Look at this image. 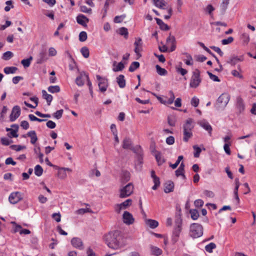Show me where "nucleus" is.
I'll use <instances>...</instances> for the list:
<instances>
[{
	"label": "nucleus",
	"instance_id": "1",
	"mask_svg": "<svg viewBox=\"0 0 256 256\" xmlns=\"http://www.w3.org/2000/svg\"><path fill=\"white\" fill-rule=\"evenodd\" d=\"M107 246L111 248L118 250L124 246L122 236L120 231L110 232L104 236Z\"/></svg>",
	"mask_w": 256,
	"mask_h": 256
},
{
	"label": "nucleus",
	"instance_id": "2",
	"mask_svg": "<svg viewBox=\"0 0 256 256\" xmlns=\"http://www.w3.org/2000/svg\"><path fill=\"white\" fill-rule=\"evenodd\" d=\"M182 220L179 214L176 217L174 222L175 225L172 236V241L173 244H175L178 240L180 234L182 230Z\"/></svg>",
	"mask_w": 256,
	"mask_h": 256
},
{
	"label": "nucleus",
	"instance_id": "3",
	"mask_svg": "<svg viewBox=\"0 0 256 256\" xmlns=\"http://www.w3.org/2000/svg\"><path fill=\"white\" fill-rule=\"evenodd\" d=\"M194 128V120L192 118H188L185 124H184L183 128H184V138L183 140L187 142L189 138H190L192 136V130Z\"/></svg>",
	"mask_w": 256,
	"mask_h": 256
},
{
	"label": "nucleus",
	"instance_id": "4",
	"mask_svg": "<svg viewBox=\"0 0 256 256\" xmlns=\"http://www.w3.org/2000/svg\"><path fill=\"white\" fill-rule=\"evenodd\" d=\"M190 236L194 238L200 237L203 234V227L198 224L193 223L190 227Z\"/></svg>",
	"mask_w": 256,
	"mask_h": 256
},
{
	"label": "nucleus",
	"instance_id": "5",
	"mask_svg": "<svg viewBox=\"0 0 256 256\" xmlns=\"http://www.w3.org/2000/svg\"><path fill=\"white\" fill-rule=\"evenodd\" d=\"M134 185L131 182L122 187L119 190V197L120 198H126L130 196L134 192Z\"/></svg>",
	"mask_w": 256,
	"mask_h": 256
},
{
	"label": "nucleus",
	"instance_id": "6",
	"mask_svg": "<svg viewBox=\"0 0 256 256\" xmlns=\"http://www.w3.org/2000/svg\"><path fill=\"white\" fill-rule=\"evenodd\" d=\"M230 98V96L228 94H222L218 98L216 108L218 109L224 108L228 104Z\"/></svg>",
	"mask_w": 256,
	"mask_h": 256
},
{
	"label": "nucleus",
	"instance_id": "7",
	"mask_svg": "<svg viewBox=\"0 0 256 256\" xmlns=\"http://www.w3.org/2000/svg\"><path fill=\"white\" fill-rule=\"evenodd\" d=\"M132 203L131 199H128L121 204H116L114 206V209L116 212L119 214L122 210L126 209Z\"/></svg>",
	"mask_w": 256,
	"mask_h": 256
},
{
	"label": "nucleus",
	"instance_id": "8",
	"mask_svg": "<svg viewBox=\"0 0 256 256\" xmlns=\"http://www.w3.org/2000/svg\"><path fill=\"white\" fill-rule=\"evenodd\" d=\"M20 114V108L18 106H14L10 116V122H14L17 119Z\"/></svg>",
	"mask_w": 256,
	"mask_h": 256
},
{
	"label": "nucleus",
	"instance_id": "9",
	"mask_svg": "<svg viewBox=\"0 0 256 256\" xmlns=\"http://www.w3.org/2000/svg\"><path fill=\"white\" fill-rule=\"evenodd\" d=\"M152 94L153 95H154V96H156V98H157V99L162 103V104H172L173 103L174 101V98H175V96H174V92H172V91H170L169 92V94H170V98L167 100H163L162 98H161L160 96H158L157 95H156L154 93H152Z\"/></svg>",
	"mask_w": 256,
	"mask_h": 256
},
{
	"label": "nucleus",
	"instance_id": "10",
	"mask_svg": "<svg viewBox=\"0 0 256 256\" xmlns=\"http://www.w3.org/2000/svg\"><path fill=\"white\" fill-rule=\"evenodd\" d=\"M22 197L20 192H14L12 193L8 198L9 201L11 204H16L20 200H22Z\"/></svg>",
	"mask_w": 256,
	"mask_h": 256
},
{
	"label": "nucleus",
	"instance_id": "11",
	"mask_svg": "<svg viewBox=\"0 0 256 256\" xmlns=\"http://www.w3.org/2000/svg\"><path fill=\"white\" fill-rule=\"evenodd\" d=\"M122 220L124 224L130 225L134 222V218L132 215L128 212L126 211L122 215Z\"/></svg>",
	"mask_w": 256,
	"mask_h": 256
},
{
	"label": "nucleus",
	"instance_id": "12",
	"mask_svg": "<svg viewBox=\"0 0 256 256\" xmlns=\"http://www.w3.org/2000/svg\"><path fill=\"white\" fill-rule=\"evenodd\" d=\"M72 245L76 248H78L80 250L84 249V243L81 238L77 237L73 238L71 240Z\"/></svg>",
	"mask_w": 256,
	"mask_h": 256
},
{
	"label": "nucleus",
	"instance_id": "13",
	"mask_svg": "<svg viewBox=\"0 0 256 256\" xmlns=\"http://www.w3.org/2000/svg\"><path fill=\"white\" fill-rule=\"evenodd\" d=\"M142 40L140 38H136V40L134 42L135 46L134 51L138 58L141 56L140 52L142 50Z\"/></svg>",
	"mask_w": 256,
	"mask_h": 256
},
{
	"label": "nucleus",
	"instance_id": "14",
	"mask_svg": "<svg viewBox=\"0 0 256 256\" xmlns=\"http://www.w3.org/2000/svg\"><path fill=\"white\" fill-rule=\"evenodd\" d=\"M77 22L82 26H86L87 23H88L89 20L86 16L83 14H79L76 17Z\"/></svg>",
	"mask_w": 256,
	"mask_h": 256
},
{
	"label": "nucleus",
	"instance_id": "15",
	"mask_svg": "<svg viewBox=\"0 0 256 256\" xmlns=\"http://www.w3.org/2000/svg\"><path fill=\"white\" fill-rule=\"evenodd\" d=\"M198 124L202 127L208 132L210 136L212 135V128L208 122L205 120H202L200 121Z\"/></svg>",
	"mask_w": 256,
	"mask_h": 256
},
{
	"label": "nucleus",
	"instance_id": "16",
	"mask_svg": "<svg viewBox=\"0 0 256 256\" xmlns=\"http://www.w3.org/2000/svg\"><path fill=\"white\" fill-rule=\"evenodd\" d=\"M164 187V191L166 193L172 192L174 188V184L172 181L169 180L165 183Z\"/></svg>",
	"mask_w": 256,
	"mask_h": 256
},
{
	"label": "nucleus",
	"instance_id": "17",
	"mask_svg": "<svg viewBox=\"0 0 256 256\" xmlns=\"http://www.w3.org/2000/svg\"><path fill=\"white\" fill-rule=\"evenodd\" d=\"M236 108L240 112H242L244 110V104L243 100L240 97H238L236 99Z\"/></svg>",
	"mask_w": 256,
	"mask_h": 256
},
{
	"label": "nucleus",
	"instance_id": "18",
	"mask_svg": "<svg viewBox=\"0 0 256 256\" xmlns=\"http://www.w3.org/2000/svg\"><path fill=\"white\" fill-rule=\"evenodd\" d=\"M112 66V70L114 72L121 71L124 68V64L122 62L118 63H117L116 61L114 62Z\"/></svg>",
	"mask_w": 256,
	"mask_h": 256
},
{
	"label": "nucleus",
	"instance_id": "19",
	"mask_svg": "<svg viewBox=\"0 0 256 256\" xmlns=\"http://www.w3.org/2000/svg\"><path fill=\"white\" fill-rule=\"evenodd\" d=\"M155 20L156 22V24L159 26L160 28L162 30H168L170 29V27L168 25L164 23L162 20L158 18H155Z\"/></svg>",
	"mask_w": 256,
	"mask_h": 256
},
{
	"label": "nucleus",
	"instance_id": "20",
	"mask_svg": "<svg viewBox=\"0 0 256 256\" xmlns=\"http://www.w3.org/2000/svg\"><path fill=\"white\" fill-rule=\"evenodd\" d=\"M26 135L30 138L31 144H34L38 140V137L36 136V132L34 130H31L28 132Z\"/></svg>",
	"mask_w": 256,
	"mask_h": 256
},
{
	"label": "nucleus",
	"instance_id": "21",
	"mask_svg": "<svg viewBox=\"0 0 256 256\" xmlns=\"http://www.w3.org/2000/svg\"><path fill=\"white\" fill-rule=\"evenodd\" d=\"M150 250L151 254L152 255L158 256L162 254V250L157 246H150Z\"/></svg>",
	"mask_w": 256,
	"mask_h": 256
},
{
	"label": "nucleus",
	"instance_id": "22",
	"mask_svg": "<svg viewBox=\"0 0 256 256\" xmlns=\"http://www.w3.org/2000/svg\"><path fill=\"white\" fill-rule=\"evenodd\" d=\"M42 98L46 100L48 106L50 104L52 100V96L51 94H48L45 90H42Z\"/></svg>",
	"mask_w": 256,
	"mask_h": 256
},
{
	"label": "nucleus",
	"instance_id": "23",
	"mask_svg": "<svg viewBox=\"0 0 256 256\" xmlns=\"http://www.w3.org/2000/svg\"><path fill=\"white\" fill-rule=\"evenodd\" d=\"M154 156L158 166H160L165 162L166 160L160 152H157L156 154H155Z\"/></svg>",
	"mask_w": 256,
	"mask_h": 256
},
{
	"label": "nucleus",
	"instance_id": "24",
	"mask_svg": "<svg viewBox=\"0 0 256 256\" xmlns=\"http://www.w3.org/2000/svg\"><path fill=\"white\" fill-rule=\"evenodd\" d=\"M132 141L130 138H126L122 142V148L124 149H130L132 148Z\"/></svg>",
	"mask_w": 256,
	"mask_h": 256
},
{
	"label": "nucleus",
	"instance_id": "25",
	"mask_svg": "<svg viewBox=\"0 0 256 256\" xmlns=\"http://www.w3.org/2000/svg\"><path fill=\"white\" fill-rule=\"evenodd\" d=\"M146 225L152 228H154L158 226V223L156 220L152 219H148L145 220Z\"/></svg>",
	"mask_w": 256,
	"mask_h": 256
},
{
	"label": "nucleus",
	"instance_id": "26",
	"mask_svg": "<svg viewBox=\"0 0 256 256\" xmlns=\"http://www.w3.org/2000/svg\"><path fill=\"white\" fill-rule=\"evenodd\" d=\"M154 4L158 8L162 9H164V6H166V3L164 0H152Z\"/></svg>",
	"mask_w": 256,
	"mask_h": 256
},
{
	"label": "nucleus",
	"instance_id": "27",
	"mask_svg": "<svg viewBox=\"0 0 256 256\" xmlns=\"http://www.w3.org/2000/svg\"><path fill=\"white\" fill-rule=\"evenodd\" d=\"M6 132H10L7 134V136L9 138H17L18 136V134H17L18 131L14 130L12 128H6Z\"/></svg>",
	"mask_w": 256,
	"mask_h": 256
},
{
	"label": "nucleus",
	"instance_id": "28",
	"mask_svg": "<svg viewBox=\"0 0 256 256\" xmlns=\"http://www.w3.org/2000/svg\"><path fill=\"white\" fill-rule=\"evenodd\" d=\"M98 86L101 92H104L106 90L108 84L106 81H100L98 84Z\"/></svg>",
	"mask_w": 256,
	"mask_h": 256
},
{
	"label": "nucleus",
	"instance_id": "29",
	"mask_svg": "<svg viewBox=\"0 0 256 256\" xmlns=\"http://www.w3.org/2000/svg\"><path fill=\"white\" fill-rule=\"evenodd\" d=\"M118 32L120 35L123 36L126 39L128 38V30L126 28H120L118 29Z\"/></svg>",
	"mask_w": 256,
	"mask_h": 256
},
{
	"label": "nucleus",
	"instance_id": "30",
	"mask_svg": "<svg viewBox=\"0 0 256 256\" xmlns=\"http://www.w3.org/2000/svg\"><path fill=\"white\" fill-rule=\"evenodd\" d=\"M18 68L14 66H8L4 68V72L6 74H14Z\"/></svg>",
	"mask_w": 256,
	"mask_h": 256
},
{
	"label": "nucleus",
	"instance_id": "31",
	"mask_svg": "<svg viewBox=\"0 0 256 256\" xmlns=\"http://www.w3.org/2000/svg\"><path fill=\"white\" fill-rule=\"evenodd\" d=\"M171 40L172 41V44H170L171 47H170V51L172 52L174 51L176 48V38L174 36H171L170 34L168 36V40Z\"/></svg>",
	"mask_w": 256,
	"mask_h": 256
},
{
	"label": "nucleus",
	"instance_id": "32",
	"mask_svg": "<svg viewBox=\"0 0 256 256\" xmlns=\"http://www.w3.org/2000/svg\"><path fill=\"white\" fill-rule=\"evenodd\" d=\"M76 80H89V77L88 74L84 72H80V75L77 76Z\"/></svg>",
	"mask_w": 256,
	"mask_h": 256
},
{
	"label": "nucleus",
	"instance_id": "33",
	"mask_svg": "<svg viewBox=\"0 0 256 256\" xmlns=\"http://www.w3.org/2000/svg\"><path fill=\"white\" fill-rule=\"evenodd\" d=\"M216 248V245L214 242H210L208 244H207L205 246V250H206L209 252L212 253V250L214 249H215Z\"/></svg>",
	"mask_w": 256,
	"mask_h": 256
},
{
	"label": "nucleus",
	"instance_id": "34",
	"mask_svg": "<svg viewBox=\"0 0 256 256\" xmlns=\"http://www.w3.org/2000/svg\"><path fill=\"white\" fill-rule=\"evenodd\" d=\"M43 169L40 165H36L34 168V174L36 176H40L42 175Z\"/></svg>",
	"mask_w": 256,
	"mask_h": 256
},
{
	"label": "nucleus",
	"instance_id": "35",
	"mask_svg": "<svg viewBox=\"0 0 256 256\" xmlns=\"http://www.w3.org/2000/svg\"><path fill=\"white\" fill-rule=\"evenodd\" d=\"M80 52L83 56L85 58H88L90 56V52L88 48L86 46L82 48Z\"/></svg>",
	"mask_w": 256,
	"mask_h": 256
},
{
	"label": "nucleus",
	"instance_id": "36",
	"mask_svg": "<svg viewBox=\"0 0 256 256\" xmlns=\"http://www.w3.org/2000/svg\"><path fill=\"white\" fill-rule=\"evenodd\" d=\"M176 121V118L174 116H168V122L170 126H174Z\"/></svg>",
	"mask_w": 256,
	"mask_h": 256
},
{
	"label": "nucleus",
	"instance_id": "37",
	"mask_svg": "<svg viewBox=\"0 0 256 256\" xmlns=\"http://www.w3.org/2000/svg\"><path fill=\"white\" fill-rule=\"evenodd\" d=\"M32 60V58L30 56L29 58L26 59H24L21 61V64L24 68H28L30 66L31 61Z\"/></svg>",
	"mask_w": 256,
	"mask_h": 256
},
{
	"label": "nucleus",
	"instance_id": "38",
	"mask_svg": "<svg viewBox=\"0 0 256 256\" xmlns=\"http://www.w3.org/2000/svg\"><path fill=\"white\" fill-rule=\"evenodd\" d=\"M140 66V63L138 62H132L130 65L128 70L130 72H134L136 68Z\"/></svg>",
	"mask_w": 256,
	"mask_h": 256
},
{
	"label": "nucleus",
	"instance_id": "39",
	"mask_svg": "<svg viewBox=\"0 0 256 256\" xmlns=\"http://www.w3.org/2000/svg\"><path fill=\"white\" fill-rule=\"evenodd\" d=\"M14 54L13 53L10 51H7L4 53L2 58L4 60H10L12 56Z\"/></svg>",
	"mask_w": 256,
	"mask_h": 256
},
{
	"label": "nucleus",
	"instance_id": "40",
	"mask_svg": "<svg viewBox=\"0 0 256 256\" xmlns=\"http://www.w3.org/2000/svg\"><path fill=\"white\" fill-rule=\"evenodd\" d=\"M56 167L58 170V176L59 178L61 179L66 178L67 176L66 172L63 170H62V168H58L57 166Z\"/></svg>",
	"mask_w": 256,
	"mask_h": 256
},
{
	"label": "nucleus",
	"instance_id": "41",
	"mask_svg": "<svg viewBox=\"0 0 256 256\" xmlns=\"http://www.w3.org/2000/svg\"><path fill=\"white\" fill-rule=\"evenodd\" d=\"M190 213L191 215V218L192 220H197L199 216V213L196 210H190Z\"/></svg>",
	"mask_w": 256,
	"mask_h": 256
},
{
	"label": "nucleus",
	"instance_id": "42",
	"mask_svg": "<svg viewBox=\"0 0 256 256\" xmlns=\"http://www.w3.org/2000/svg\"><path fill=\"white\" fill-rule=\"evenodd\" d=\"M200 72L198 70L196 69L193 72V74L191 80H200Z\"/></svg>",
	"mask_w": 256,
	"mask_h": 256
},
{
	"label": "nucleus",
	"instance_id": "43",
	"mask_svg": "<svg viewBox=\"0 0 256 256\" xmlns=\"http://www.w3.org/2000/svg\"><path fill=\"white\" fill-rule=\"evenodd\" d=\"M48 89L52 93L58 92L60 91V88L58 86H50Z\"/></svg>",
	"mask_w": 256,
	"mask_h": 256
},
{
	"label": "nucleus",
	"instance_id": "44",
	"mask_svg": "<svg viewBox=\"0 0 256 256\" xmlns=\"http://www.w3.org/2000/svg\"><path fill=\"white\" fill-rule=\"evenodd\" d=\"M193 148L194 150V158H198L200 156V153L202 152V150L198 146L196 145L193 146Z\"/></svg>",
	"mask_w": 256,
	"mask_h": 256
},
{
	"label": "nucleus",
	"instance_id": "45",
	"mask_svg": "<svg viewBox=\"0 0 256 256\" xmlns=\"http://www.w3.org/2000/svg\"><path fill=\"white\" fill-rule=\"evenodd\" d=\"M114 0H106L103 8V10L104 11V14H106L107 10L108 8L109 5L111 4L114 3Z\"/></svg>",
	"mask_w": 256,
	"mask_h": 256
},
{
	"label": "nucleus",
	"instance_id": "46",
	"mask_svg": "<svg viewBox=\"0 0 256 256\" xmlns=\"http://www.w3.org/2000/svg\"><path fill=\"white\" fill-rule=\"evenodd\" d=\"M156 68L158 74H159L160 75L164 76L167 72L166 70L164 68H162L158 65H156Z\"/></svg>",
	"mask_w": 256,
	"mask_h": 256
},
{
	"label": "nucleus",
	"instance_id": "47",
	"mask_svg": "<svg viewBox=\"0 0 256 256\" xmlns=\"http://www.w3.org/2000/svg\"><path fill=\"white\" fill-rule=\"evenodd\" d=\"M10 148L18 152L26 148V146H24L20 145H12Z\"/></svg>",
	"mask_w": 256,
	"mask_h": 256
},
{
	"label": "nucleus",
	"instance_id": "48",
	"mask_svg": "<svg viewBox=\"0 0 256 256\" xmlns=\"http://www.w3.org/2000/svg\"><path fill=\"white\" fill-rule=\"evenodd\" d=\"M240 60V58L238 57L234 56L230 58L227 62L231 65L234 66Z\"/></svg>",
	"mask_w": 256,
	"mask_h": 256
},
{
	"label": "nucleus",
	"instance_id": "49",
	"mask_svg": "<svg viewBox=\"0 0 256 256\" xmlns=\"http://www.w3.org/2000/svg\"><path fill=\"white\" fill-rule=\"evenodd\" d=\"M153 182H154V184L152 186V188L154 190H156L160 186V179L158 176L155 177V178H153Z\"/></svg>",
	"mask_w": 256,
	"mask_h": 256
},
{
	"label": "nucleus",
	"instance_id": "50",
	"mask_svg": "<svg viewBox=\"0 0 256 256\" xmlns=\"http://www.w3.org/2000/svg\"><path fill=\"white\" fill-rule=\"evenodd\" d=\"M87 39V34L86 32H81L79 34V40L80 42H84Z\"/></svg>",
	"mask_w": 256,
	"mask_h": 256
},
{
	"label": "nucleus",
	"instance_id": "51",
	"mask_svg": "<svg viewBox=\"0 0 256 256\" xmlns=\"http://www.w3.org/2000/svg\"><path fill=\"white\" fill-rule=\"evenodd\" d=\"M125 18H126L125 14H122L121 16H116L114 18V21L115 23H120L123 21V20Z\"/></svg>",
	"mask_w": 256,
	"mask_h": 256
},
{
	"label": "nucleus",
	"instance_id": "52",
	"mask_svg": "<svg viewBox=\"0 0 256 256\" xmlns=\"http://www.w3.org/2000/svg\"><path fill=\"white\" fill-rule=\"evenodd\" d=\"M228 4H226L225 3L222 2L220 4V12L222 14H224L225 13L226 9L228 8Z\"/></svg>",
	"mask_w": 256,
	"mask_h": 256
},
{
	"label": "nucleus",
	"instance_id": "53",
	"mask_svg": "<svg viewBox=\"0 0 256 256\" xmlns=\"http://www.w3.org/2000/svg\"><path fill=\"white\" fill-rule=\"evenodd\" d=\"M190 104L192 106L197 107L199 104V99L196 96L193 97L191 100Z\"/></svg>",
	"mask_w": 256,
	"mask_h": 256
},
{
	"label": "nucleus",
	"instance_id": "54",
	"mask_svg": "<svg viewBox=\"0 0 256 256\" xmlns=\"http://www.w3.org/2000/svg\"><path fill=\"white\" fill-rule=\"evenodd\" d=\"M234 41V38L232 36L228 37L226 39H224L222 40V44L223 45H226L232 43Z\"/></svg>",
	"mask_w": 256,
	"mask_h": 256
},
{
	"label": "nucleus",
	"instance_id": "55",
	"mask_svg": "<svg viewBox=\"0 0 256 256\" xmlns=\"http://www.w3.org/2000/svg\"><path fill=\"white\" fill-rule=\"evenodd\" d=\"M80 10L81 12L88 14H90L92 11L90 8H88L85 6H80Z\"/></svg>",
	"mask_w": 256,
	"mask_h": 256
},
{
	"label": "nucleus",
	"instance_id": "56",
	"mask_svg": "<svg viewBox=\"0 0 256 256\" xmlns=\"http://www.w3.org/2000/svg\"><path fill=\"white\" fill-rule=\"evenodd\" d=\"M88 212H92L89 208H80L76 210V213L78 214H82Z\"/></svg>",
	"mask_w": 256,
	"mask_h": 256
},
{
	"label": "nucleus",
	"instance_id": "57",
	"mask_svg": "<svg viewBox=\"0 0 256 256\" xmlns=\"http://www.w3.org/2000/svg\"><path fill=\"white\" fill-rule=\"evenodd\" d=\"M63 112V110H57L56 112L54 114V116L57 119L60 118L62 116Z\"/></svg>",
	"mask_w": 256,
	"mask_h": 256
},
{
	"label": "nucleus",
	"instance_id": "58",
	"mask_svg": "<svg viewBox=\"0 0 256 256\" xmlns=\"http://www.w3.org/2000/svg\"><path fill=\"white\" fill-rule=\"evenodd\" d=\"M231 144H225L224 146V150L228 155H230L231 154L230 150V146H231Z\"/></svg>",
	"mask_w": 256,
	"mask_h": 256
},
{
	"label": "nucleus",
	"instance_id": "59",
	"mask_svg": "<svg viewBox=\"0 0 256 256\" xmlns=\"http://www.w3.org/2000/svg\"><path fill=\"white\" fill-rule=\"evenodd\" d=\"M210 48L213 50L214 51L216 52L220 56H223V52L222 51L220 48L218 47H216V46H210Z\"/></svg>",
	"mask_w": 256,
	"mask_h": 256
},
{
	"label": "nucleus",
	"instance_id": "60",
	"mask_svg": "<svg viewBox=\"0 0 256 256\" xmlns=\"http://www.w3.org/2000/svg\"><path fill=\"white\" fill-rule=\"evenodd\" d=\"M2 144L4 146H8L12 142V140H10L8 138H2L0 140Z\"/></svg>",
	"mask_w": 256,
	"mask_h": 256
},
{
	"label": "nucleus",
	"instance_id": "61",
	"mask_svg": "<svg viewBox=\"0 0 256 256\" xmlns=\"http://www.w3.org/2000/svg\"><path fill=\"white\" fill-rule=\"evenodd\" d=\"M175 173L176 176H182L184 179L186 178V176L184 174V170L178 168V169L176 170Z\"/></svg>",
	"mask_w": 256,
	"mask_h": 256
},
{
	"label": "nucleus",
	"instance_id": "62",
	"mask_svg": "<svg viewBox=\"0 0 256 256\" xmlns=\"http://www.w3.org/2000/svg\"><path fill=\"white\" fill-rule=\"evenodd\" d=\"M69 68L70 70L77 68L76 63L74 58H72V60H70V62L69 64Z\"/></svg>",
	"mask_w": 256,
	"mask_h": 256
},
{
	"label": "nucleus",
	"instance_id": "63",
	"mask_svg": "<svg viewBox=\"0 0 256 256\" xmlns=\"http://www.w3.org/2000/svg\"><path fill=\"white\" fill-rule=\"evenodd\" d=\"M57 52L54 48L51 47L48 49V54L50 56H54L56 55Z\"/></svg>",
	"mask_w": 256,
	"mask_h": 256
},
{
	"label": "nucleus",
	"instance_id": "64",
	"mask_svg": "<svg viewBox=\"0 0 256 256\" xmlns=\"http://www.w3.org/2000/svg\"><path fill=\"white\" fill-rule=\"evenodd\" d=\"M166 142L168 144L172 145L174 142V138L173 136H169L166 139Z\"/></svg>",
	"mask_w": 256,
	"mask_h": 256
}]
</instances>
